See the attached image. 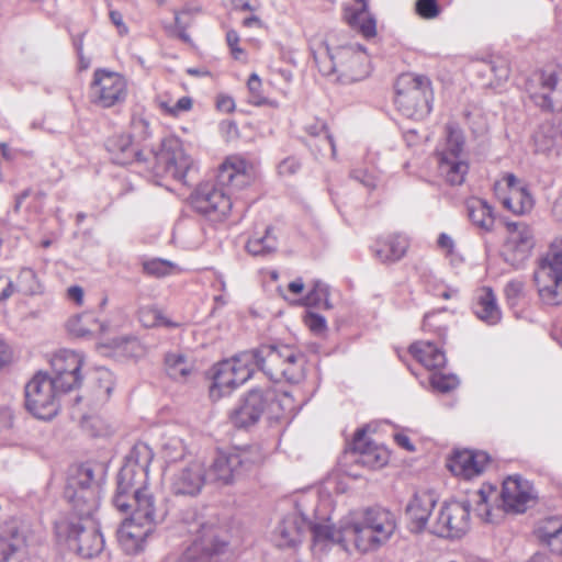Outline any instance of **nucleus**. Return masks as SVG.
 Listing matches in <instances>:
<instances>
[{"mask_svg":"<svg viewBox=\"0 0 562 562\" xmlns=\"http://www.w3.org/2000/svg\"><path fill=\"white\" fill-rule=\"evenodd\" d=\"M64 496L71 504L79 520L57 521L56 535L76 549L80 557H98L104 549V539L92 519L99 507V486L91 464H80L70 472Z\"/></svg>","mask_w":562,"mask_h":562,"instance_id":"1","label":"nucleus"},{"mask_svg":"<svg viewBox=\"0 0 562 562\" xmlns=\"http://www.w3.org/2000/svg\"><path fill=\"white\" fill-rule=\"evenodd\" d=\"M248 162L239 156H229L220 166L216 181L206 182L193 195V206L213 220L225 217L233 207L232 194L250 182Z\"/></svg>","mask_w":562,"mask_h":562,"instance_id":"2","label":"nucleus"},{"mask_svg":"<svg viewBox=\"0 0 562 562\" xmlns=\"http://www.w3.org/2000/svg\"><path fill=\"white\" fill-rule=\"evenodd\" d=\"M314 61L323 76L348 85L364 79L369 72V56L360 45L330 47L325 41L311 44Z\"/></svg>","mask_w":562,"mask_h":562,"instance_id":"3","label":"nucleus"},{"mask_svg":"<svg viewBox=\"0 0 562 562\" xmlns=\"http://www.w3.org/2000/svg\"><path fill=\"white\" fill-rule=\"evenodd\" d=\"M346 536L361 553L376 551L384 546L396 530L392 512L383 507H367L347 514Z\"/></svg>","mask_w":562,"mask_h":562,"instance_id":"4","label":"nucleus"},{"mask_svg":"<svg viewBox=\"0 0 562 562\" xmlns=\"http://www.w3.org/2000/svg\"><path fill=\"white\" fill-rule=\"evenodd\" d=\"M254 368L260 369L270 380L300 383L305 376V357L289 345H265L249 350Z\"/></svg>","mask_w":562,"mask_h":562,"instance_id":"5","label":"nucleus"},{"mask_svg":"<svg viewBox=\"0 0 562 562\" xmlns=\"http://www.w3.org/2000/svg\"><path fill=\"white\" fill-rule=\"evenodd\" d=\"M263 462V453L257 446L233 447L227 451H217L206 464L210 484L232 485Z\"/></svg>","mask_w":562,"mask_h":562,"instance_id":"6","label":"nucleus"},{"mask_svg":"<svg viewBox=\"0 0 562 562\" xmlns=\"http://www.w3.org/2000/svg\"><path fill=\"white\" fill-rule=\"evenodd\" d=\"M432 90L425 76L402 74L395 82V105L406 117L423 119L431 112Z\"/></svg>","mask_w":562,"mask_h":562,"instance_id":"7","label":"nucleus"},{"mask_svg":"<svg viewBox=\"0 0 562 562\" xmlns=\"http://www.w3.org/2000/svg\"><path fill=\"white\" fill-rule=\"evenodd\" d=\"M533 280L542 303L551 306L562 304V237L554 238L539 259Z\"/></svg>","mask_w":562,"mask_h":562,"instance_id":"8","label":"nucleus"},{"mask_svg":"<svg viewBox=\"0 0 562 562\" xmlns=\"http://www.w3.org/2000/svg\"><path fill=\"white\" fill-rule=\"evenodd\" d=\"M117 530V541L127 554H135L144 549L147 538L154 532L157 524L165 518L161 507L132 509Z\"/></svg>","mask_w":562,"mask_h":562,"instance_id":"9","label":"nucleus"},{"mask_svg":"<svg viewBox=\"0 0 562 562\" xmlns=\"http://www.w3.org/2000/svg\"><path fill=\"white\" fill-rule=\"evenodd\" d=\"M148 477L140 479L135 470L122 467L116 476V488L112 503L121 513H128L132 509L158 507L156 498L147 487Z\"/></svg>","mask_w":562,"mask_h":562,"instance_id":"10","label":"nucleus"},{"mask_svg":"<svg viewBox=\"0 0 562 562\" xmlns=\"http://www.w3.org/2000/svg\"><path fill=\"white\" fill-rule=\"evenodd\" d=\"M445 131L446 142L443 148L438 151V171L449 184L460 186L469 171L463 153L464 136L454 123H448Z\"/></svg>","mask_w":562,"mask_h":562,"instance_id":"11","label":"nucleus"},{"mask_svg":"<svg viewBox=\"0 0 562 562\" xmlns=\"http://www.w3.org/2000/svg\"><path fill=\"white\" fill-rule=\"evenodd\" d=\"M63 392L47 373L37 372L24 387L25 408L38 419H50L59 411Z\"/></svg>","mask_w":562,"mask_h":562,"instance_id":"12","label":"nucleus"},{"mask_svg":"<svg viewBox=\"0 0 562 562\" xmlns=\"http://www.w3.org/2000/svg\"><path fill=\"white\" fill-rule=\"evenodd\" d=\"M156 166L154 172L157 176H170L175 180L189 184L196 172L194 159L187 153L183 143L178 138H168L162 142V147L154 156Z\"/></svg>","mask_w":562,"mask_h":562,"instance_id":"13","label":"nucleus"},{"mask_svg":"<svg viewBox=\"0 0 562 562\" xmlns=\"http://www.w3.org/2000/svg\"><path fill=\"white\" fill-rule=\"evenodd\" d=\"M165 476L170 493L176 496L196 497L209 483L206 463L199 457L189 458Z\"/></svg>","mask_w":562,"mask_h":562,"instance_id":"14","label":"nucleus"},{"mask_svg":"<svg viewBox=\"0 0 562 562\" xmlns=\"http://www.w3.org/2000/svg\"><path fill=\"white\" fill-rule=\"evenodd\" d=\"M251 357L249 351H244L232 359L217 363L210 390L211 396H224L244 384L255 372Z\"/></svg>","mask_w":562,"mask_h":562,"instance_id":"15","label":"nucleus"},{"mask_svg":"<svg viewBox=\"0 0 562 562\" xmlns=\"http://www.w3.org/2000/svg\"><path fill=\"white\" fill-rule=\"evenodd\" d=\"M189 532L194 536L178 562H220L227 542L220 539V530L213 525L194 522Z\"/></svg>","mask_w":562,"mask_h":562,"instance_id":"16","label":"nucleus"},{"mask_svg":"<svg viewBox=\"0 0 562 562\" xmlns=\"http://www.w3.org/2000/svg\"><path fill=\"white\" fill-rule=\"evenodd\" d=\"M470 510L467 501L446 502L429 522V532L441 538H461L470 529Z\"/></svg>","mask_w":562,"mask_h":562,"instance_id":"17","label":"nucleus"},{"mask_svg":"<svg viewBox=\"0 0 562 562\" xmlns=\"http://www.w3.org/2000/svg\"><path fill=\"white\" fill-rule=\"evenodd\" d=\"M89 97L93 104L105 109L122 104L127 97V81L119 72L97 69Z\"/></svg>","mask_w":562,"mask_h":562,"instance_id":"18","label":"nucleus"},{"mask_svg":"<svg viewBox=\"0 0 562 562\" xmlns=\"http://www.w3.org/2000/svg\"><path fill=\"white\" fill-rule=\"evenodd\" d=\"M507 237L503 245L504 260L515 268H520L530 257L536 245L532 228L524 222H507Z\"/></svg>","mask_w":562,"mask_h":562,"instance_id":"19","label":"nucleus"},{"mask_svg":"<svg viewBox=\"0 0 562 562\" xmlns=\"http://www.w3.org/2000/svg\"><path fill=\"white\" fill-rule=\"evenodd\" d=\"M537 86H530V98L543 110H562V69L548 68L535 75Z\"/></svg>","mask_w":562,"mask_h":562,"instance_id":"20","label":"nucleus"},{"mask_svg":"<svg viewBox=\"0 0 562 562\" xmlns=\"http://www.w3.org/2000/svg\"><path fill=\"white\" fill-rule=\"evenodd\" d=\"M494 192L503 206L516 215H524L533 207L530 192L513 173H505L496 181Z\"/></svg>","mask_w":562,"mask_h":562,"instance_id":"21","label":"nucleus"},{"mask_svg":"<svg viewBox=\"0 0 562 562\" xmlns=\"http://www.w3.org/2000/svg\"><path fill=\"white\" fill-rule=\"evenodd\" d=\"M50 364L54 373L52 380L61 392L67 393L81 385L83 357L80 353L67 349L60 350L53 357Z\"/></svg>","mask_w":562,"mask_h":562,"instance_id":"22","label":"nucleus"},{"mask_svg":"<svg viewBox=\"0 0 562 562\" xmlns=\"http://www.w3.org/2000/svg\"><path fill=\"white\" fill-rule=\"evenodd\" d=\"M310 527L304 501H297L295 510L285 515L273 531V542L279 548H295Z\"/></svg>","mask_w":562,"mask_h":562,"instance_id":"23","label":"nucleus"},{"mask_svg":"<svg viewBox=\"0 0 562 562\" xmlns=\"http://www.w3.org/2000/svg\"><path fill=\"white\" fill-rule=\"evenodd\" d=\"M501 495L504 509L508 513H524L535 499L531 484L519 475L508 476L503 482Z\"/></svg>","mask_w":562,"mask_h":562,"instance_id":"24","label":"nucleus"},{"mask_svg":"<svg viewBox=\"0 0 562 562\" xmlns=\"http://www.w3.org/2000/svg\"><path fill=\"white\" fill-rule=\"evenodd\" d=\"M27 536L23 527L11 525L0 531V562H31Z\"/></svg>","mask_w":562,"mask_h":562,"instance_id":"25","label":"nucleus"},{"mask_svg":"<svg viewBox=\"0 0 562 562\" xmlns=\"http://www.w3.org/2000/svg\"><path fill=\"white\" fill-rule=\"evenodd\" d=\"M265 413V396L262 391H250L232 411L229 418L234 426L247 428L255 425Z\"/></svg>","mask_w":562,"mask_h":562,"instance_id":"26","label":"nucleus"},{"mask_svg":"<svg viewBox=\"0 0 562 562\" xmlns=\"http://www.w3.org/2000/svg\"><path fill=\"white\" fill-rule=\"evenodd\" d=\"M352 450L355 453H358L357 463L368 468H381L389 460L387 450L372 442L367 436L366 428H360L356 431Z\"/></svg>","mask_w":562,"mask_h":562,"instance_id":"27","label":"nucleus"},{"mask_svg":"<svg viewBox=\"0 0 562 562\" xmlns=\"http://www.w3.org/2000/svg\"><path fill=\"white\" fill-rule=\"evenodd\" d=\"M488 461L490 457L486 452L465 449L456 451L449 460L448 467L454 475L472 479L484 471Z\"/></svg>","mask_w":562,"mask_h":562,"instance_id":"28","label":"nucleus"},{"mask_svg":"<svg viewBox=\"0 0 562 562\" xmlns=\"http://www.w3.org/2000/svg\"><path fill=\"white\" fill-rule=\"evenodd\" d=\"M436 504L434 495L429 492L415 493L406 506V515L409 519V529L413 532H422L428 528L429 516Z\"/></svg>","mask_w":562,"mask_h":562,"instance_id":"29","label":"nucleus"},{"mask_svg":"<svg viewBox=\"0 0 562 562\" xmlns=\"http://www.w3.org/2000/svg\"><path fill=\"white\" fill-rule=\"evenodd\" d=\"M160 456L164 460V474L171 471L179 464L195 458L184 440L178 436H165L160 447Z\"/></svg>","mask_w":562,"mask_h":562,"instance_id":"30","label":"nucleus"},{"mask_svg":"<svg viewBox=\"0 0 562 562\" xmlns=\"http://www.w3.org/2000/svg\"><path fill=\"white\" fill-rule=\"evenodd\" d=\"M105 148L114 164L127 165L134 160H142V153L131 140V136L124 133L110 136L105 142Z\"/></svg>","mask_w":562,"mask_h":562,"instance_id":"31","label":"nucleus"},{"mask_svg":"<svg viewBox=\"0 0 562 562\" xmlns=\"http://www.w3.org/2000/svg\"><path fill=\"white\" fill-rule=\"evenodd\" d=\"M345 20L366 37L376 34L375 19L368 11V0H355L353 4L346 7Z\"/></svg>","mask_w":562,"mask_h":562,"instance_id":"32","label":"nucleus"},{"mask_svg":"<svg viewBox=\"0 0 562 562\" xmlns=\"http://www.w3.org/2000/svg\"><path fill=\"white\" fill-rule=\"evenodd\" d=\"M536 536L551 553L562 555V516H551L539 521Z\"/></svg>","mask_w":562,"mask_h":562,"instance_id":"33","label":"nucleus"},{"mask_svg":"<svg viewBox=\"0 0 562 562\" xmlns=\"http://www.w3.org/2000/svg\"><path fill=\"white\" fill-rule=\"evenodd\" d=\"M472 310L475 316L487 325H495L502 318L501 308L491 288H482L477 291Z\"/></svg>","mask_w":562,"mask_h":562,"instance_id":"34","label":"nucleus"},{"mask_svg":"<svg viewBox=\"0 0 562 562\" xmlns=\"http://www.w3.org/2000/svg\"><path fill=\"white\" fill-rule=\"evenodd\" d=\"M346 522L347 515L340 519L339 526L336 528L333 525L327 522L325 524H314L310 522L308 529L312 530L313 539L315 543H338L344 549H348L351 544V539L346 536Z\"/></svg>","mask_w":562,"mask_h":562,"instance_id":"35","label":"nucleus"},{"mask_svg":"<svg viewBox=\"0 0 562 562\" xmlns=\"http://www.w3.org/2000/svg\"><path fill=\"white\" fill-rule=\"evenodd\" d=\"M409 351L428 370L441 369L447 362L445 352L431 341H417L409 347Z\"/></svg>","mask_w":562,"mask_h":562,"instance_id":"36","label":"nucleus"},{"mask_svg":"<svg viewBox=\"0 0 562 562\" xmlns=\"http://www.w3.org/2000/svg\"><path fill=\"white\" fill-rule=\"evenodd\" d=\"M467 212L472 224L479 229L488 233L492 232L495 224L493 207L479 198H471L467 201Z\"/></svg>","mask_w":562,"mask_h":562,"instance_id":"37","label":"nucleus"},{"mask_svg":"<svg viewBox=\"0 0 562 562\" xmlns=\"http://www.w3.org/2000/svg\"><path fill=\"white\" fill-rule=\"evenodd\" d=\"M407 248L408 241L404 236L392 235L375 244L374 254L381 262H394L405 255Z\"/></svg>","mask_w":562,"mask_h":562,"instance_id":"38","label":"nucleus"},{"mask_svg":"<svg viewBox=\"0 0 562 562\" xmlns=\"http://www.w3.org/2000/svg\"><path fill=\"white\" fill-rule=\"evenodd\" d=\"M533 145L537 153L559 155L562 151L557 125L543 123L533 134Z\"/></svg>","mask_w":562,"mask_h":562,"instance_id":"39","label":"nucleus"},{"mask_svg":"<svg viewBox=\"0 0 562 562\" xmlns=\"http://www.w3.org/2000/svg\"><path fill=\"white\" fill-rule=\"evenodd\" d=\"M164 364L166 373L175 381H186L194 369L193 361L180 351L167 352Z\"/></svg>","mask_w":562,"mask_h":562,"instance_id":"40","label":"nucleus"},{"mask_svg":"<svg viewBox=\"0 0 562 562\" xmlns=\"http://www.w3.org/2000/svg\"><path fill=\"white\" fill-rule=\"evenodd\" d=\"M154 453L150 447L144 442L134 445L125 458L123 467L135 470L140 479L148 477L149 465L153 461Z\"/></svg>","mask_w":562,"mask_h":562,"instance_id":"41","label":"nucleus"},{"mask_svg":"<svg viewBox=\"0 0 562 562\" xmlns=\"http://www.w3.org/2000/svg\"><path fill=\"white\" fill-rule=\"evenodd\" d=\"M265 396V412L271 419H279L284 413H291L294 408L292 397L286 393H279L273 389L262 391Z\"/></svg>","mask_w":562,"mask_h":562,"instance_id":"42","label":"nucleus"},{"mask_svg":"<svg viewBox=\"0 0 562 562\" xmlns=\"http://www.w3.org/2000/svg\"><path fill=\"white\" fill-rule=\"evenodd\" d=\"M247 251L252 256L266 257L278 249V238L273 228L267 226L262 233H255L246 244Z\"/></svg>","mask_w":562,"mask_h":562,"instance_id":"43","label":"nucleus"},{"mask_svg":"<svg viewBox=\"0 0 562 562\" xmlns=\"http://www.w3.org/2000/svg\"><path fill=\"white\" fill-rule=\"evenodd\" d=\"M139 322L144 327H165L168 329L177 328L180 323L173 322L164 312L155 306H144L138 312Z\"/></svg>","mask_w":562,"mask_h":562,"instance_id":"44","label":"nucleus"},{"mask_svg":"<svg viewBox=\"0 0 562 562\" xmlns=\"http://www.w3.org/2000/svg\"><path fill=\"white\" fill-rule=\"evenodd\" d=\"M451 318V314L446 308L427 313L424 316L423 329L426 333H434L438 338L443 339Z\"/></svg>","mask_w":562,"mask_h":562,"instance_id":"45","label":"nucleus"},{"mask_svg":"<svg viewBox=\"0 0 562 562\" xmlns=\"http://www.w3.org/2000/svg\"><path fill=\"white\" fill-rule=\"evenodd\" d=\"M306 133L312 137H317L322 142V147L319 150H329L331 156L336 155V145L334 143L333 136L329 134L327 130V125L324 121L315 120L312 123L305 125Z\"/></svg>","mask_w":562,"mask_h":562,"instance_id":"46","label":"nucleus"},{"mask_svg":"<svg viewBox=\"0 0 562 562\" xmlns=\"http://www.w3.org/2000/svg\"><path fill=\"white\" fill-rule=\"evenodd\" d=\"M328 296L329 289L327 284L319 280H315L313 282L312 289L303 299V304L306 306H316L329 310L333 305L330 304Z\"/></svg>","mask_w":562,"mask_h":562,"instance_id":"47","label":"nucleus"},{"mask_svg":"<svg viewBox=\"0 0 562 562\" xmlns=\"http://www.w3.org/2000/svg\"><path fill=\"white\" fill-rule=\"evenodd\" d=\"M248 102L256 106L269 105L271 108H278V102L269 100L262 93V82L257 74H251L248 81Z\"/></svg>","mask_w":562,"mask_h":562,"instance_id":"48","label":"nucleus"},{"mask_svg":"<svg viewBox=\"0 0 562 562\" xmlns=\"http://www.w3.org/2000/svg\"><path fill=\"white\" fill-rule=\"evenodd\" d=\"M14 285L15 292H21L23 294L36 293L38 290V283L35 272L30 268L21 269Z\"/></svg>","mask_w":562,"mask_h":562,"instance_id":"49","label":"nucleus"},{"mask_svg":"<svg viewBox=\"0 0 562 562\" xmlns=\"http://www.w3.org/2000/svg\"><path fill=\"white\" fill-rule=\"evenodd\" d=\"M92 316L90 314L76 315L67 322L69 333L77 337H86L95 330L90 326Z\"/></svg>","mask_w":562,"mask_h":562,"instance_id":"50","label":"nucleus"},{"mask_svg":"<svg viewBox=\"0 0 562 562\" xmlns=\"http://www.w3.org/2000/svg\"><path fill=\"white\" fill-rule=\"evenodd\" d=\"M175 268V263L159 258L150 259L144 261L143 263L144 272L157 278L166 277L172 273Z\"/></svg>","mask_w":562,"mask_h":562,"instance_id":"51","label":"nucleus"},{"mask_svg":"<svg viewBox=\"0 0 562 562\" xmlns=\"http://www.w3.org/2000/svg\"><path fill=\"white\" fill-rule=\"evenodd\" d=\"M131 140L140 142L149 137V123L139 115H133L131 120Z\"/></svg>","mask_w":562,"mask_h":562,"instance_id":"52","label":"nucleus"},{"mask_svg":"<svg viewBox=\"0 0 562 562\" xmlns=\"http://www.w3.org/2000/svg\"><path fill=\"white\" fill-rule=\"evenodd\" d=\"M173 13H175V25H176V30L178 32L179 37L184 42H189L190 37L187 33V29L190 26L191 20H192L191 10L184 9L180 12L175 11Z\"/></svg>","mask_w":562,"mask_h":562,"instance_id":"53","label":"nucleus"},{"mask_svg":"<svg viewBox=\"0 0 562 562\" xmlns=\"http://www.w3.org/2000/svg\"><path fill=\"white\" fill-rule=\"evenodd\" d=\"M350 177L361 183L368 190H374L378 187L379 179L375 173L364 168L353 169Z\"/></svg>","mask_w":562,"mask_h":562,"instance_id":"54","label":"nucleus"},{"mask_svg":"<svg viewBox=\"0 0 562 562\" xmlns=\"http://www.w3.org/2000/svg\"><path fill=\"white\" fill-rule=\"evenodd\" d=\"M431 385L434 389L438 390L439 392L447 393L452 390H454L458 384L459 380L456 375H442V374H434L431 376Z\"/></svg>","mask_w":562,"mask_h":562,"instance_id":"55","label":"nucleus"},{"mask_svg":"<svg viewBox=\"0 0 562 562\" xmlns=\"http://www.w3.org/2000/svg\"><path fill=\"white\" fill-rule=\"evenodd\" d=\"M525 283L520 280L509 281L504 289L506 300L510 306L518 304L524 295Z\"/></svg>","mask_w":562,"mask_h":562,"instance_id":"56","label":"nucleus"},{"mask_svg":"<svg viewBox=\"0 0 562 562\" xmlns=\"http://www.w3.org/2000/svg\"><path fill=\"white\" fill-rule=\"evenodd\" d=\"M416 12L423 19H435L438 16L440 10L437 0H417Z\"/></svg>","mask_w":562,"mask_h":562,"instance_id":"57","label":"nucleus"},{"mask_svg":"<svg viewBox=\"0 0 562 562\" xmlns=\"http://www.w3.org/2000/svg\"><path fill=\"white\" fill-rule=\"evenodd\" d=\"M304 324L315 335H323L327 330L325 317L317 313L307 312L304 316Z\"/></svg>","mask_w":562,"mask_h":562,"instance_id":"58","label":"nucleus"},{"mask_svg":"<svg viewBox=\"0 0 562 562\" xmlns=\"http://www.w3.org/2000/svg\"><path fill=\"white\" fill-rule=\"evenodd\" d=\"M226 43L231 49L233 57L240 60L245 57L244 49L239 46V35L235 30H229L226 33Z\"/></svg>","mask_w":562,"mask_h":562,"instance_id":"59","label":"nucleus"},{"mask_svg":"<svg viewBox=\"0 0 562 562\" xmlns=\"http://www.w3.org/2000/svg\"><path fill=\"white\" fill-rule=\"evenodd\" d=\"M301 168V162L295 157H288L278 165V172L281 176H293Z\"/></svg>","mask_w":562,"mask_h":562,"instance_id":"60","label":"nucleus"},{"mask_svg":"<svg viewBox=\"0 0 562 562\" xmlns=\"http://www.w3.org/2000/svg\"><path fill=\"white\" fill-rule=\"evenodd\" d=\"M13 360V350L9 342L0 336V370L11 364Z\"/></svg>","mask_w":562,"mask_h":562,"instance_id":"61","label":"nucleus"},{"mask_svg":"<svg viewBox=\"0 0 562 562\" xmlns=\"http://www.w3.org/2000/svg\"><path fill=\"white\" fill-rule=\"evenodd\" d=\"M491 71L495 75V77L502 81L506 80L509 76V68L505 60H492L488 64Z\"/></svg>","mask_w":562,"mask_h":562,"instance_id":"62","label":"nucleus"},{"mask_svg":"<svg viewBox=\"0 0 562 562\" xmlns=\"http://www.w3.org/2000/svg\"><path fill=\"white\" fill-rule=\"evenodd\" d=\"M474 497L476 503L475 510L477 512V515L485 517L487 519V517L490 516V509L487 506L486 492L483 488H481L475 492Z\"/></svg>","mask_w":562,"mask_h":562,"instance_id":"63","label":"nucleus"},{"mask_svg":"<svg viewBox=\"0 0 562 562\" xmlns=\"http://www.w3.org/2000/svg\"><path fill=\"white\" fill-rule=\"evenodd\" d=\"M14 292L15 285L11 278L0 274V302L8 300Z\"/></svg>","mask_w":562,"mask_h":562,"instance_id":"64","label":"nucleus"}]
</instances>
